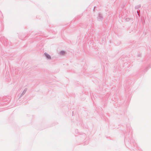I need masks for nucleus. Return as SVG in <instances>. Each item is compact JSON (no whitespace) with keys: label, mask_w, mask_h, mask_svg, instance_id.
I'll use <instances>...</instances> for the list:
<instances>
[{"label":"nucleus","mask_w":151,"mask_h":151,"mask_svg":"<svg viewBox=\"0 0 151 151\" xmlns=\"http://www.w3.org/2000/svg\"><path fill=\"white\" fill-rule=\"evenodd\" d=\"M103 19V17L101 14L100 13L99 14V16L97 17V19L98 21H100L102 20Z\"/></svg>","instance_id":"obj_1"},{"label":"nucleus","mask_w":151,"mask_h":151,"mask_svg":"<svg viewBox=\"0 0 151 151\" xmlns=\"http://www.w3.org/2000/svg\"><path fill=\"white\" fill-rule=\"evenodd\" d=\"M141 7V5L140 4L138 5L135 6V8L136 9H137Z\"/></svg>","instance_id":"obj_5"},{"label":"nucleus","mask_w":151,"mask_h":151,"mask_svg":"<svg viewBox=\"0 0 151 151\" xmlns=\"http://www.w3.org/2000/svg\"><path fill=\"white\" fill-rule=\"evenodd\" d=\"M95 8V7H94V9H93V10H94V8Z\"/></svg>","instance_id":"obj_7"},{"label":"nucleus","mask_w":151,"mask_h":151,"mask_svg":"<svg viewBox=\"0 0 151 151\" xmlns=\"http://www.w3.org/2000/svg\"><path fill=\"white\" fill-rule=\"evenodd\" d=\"M44 55H45V56L48 59H51V57L50 56L49 54H48V53H47L46 52H45L44 53Z\"/></svg>","instance_id":"obj_2"},{"label":"nucleus","mask_w":151,"mask_h":151,"mask_svg":"<svg viewBox=\"0 0 151 151\" xmlns=\"http://www.w3.org/2000/svg\"><path fill=\"white\" fill-rule=\"evenodd\" d=\"M137 14L139 16V13L138 12V11H137Z\"/></svg>","instance_id":"obj_6"},{"label":"nucleus","mask_w":151,"mask_h":151,"mask_svg":"<svg viewBox=\"0 0 151 151\" xmlns=\"http://www.w3.org/2000/svg\"><path fill=\"white\" fill-rule=\"evenodd\" d=\"M65 51L63 50H62L60 52V53L61 55H64L65 54Z\"/></svg>","instance_id":"obj_4"},{"label":"nucleus","mask_w":151,"mask_h":151,"mask_svg":"<svg viewBox=\"0 0 151 151\" xmlns=\"http://www.w3.org/2000/svg\"><path fill=\"white\" fill-rule=\"evenodd\" d=\"M27 91V88H25L24 90L23 91L20 97H21Z\"/></svg>","instance_id":"obj_3"}]
</instances>
